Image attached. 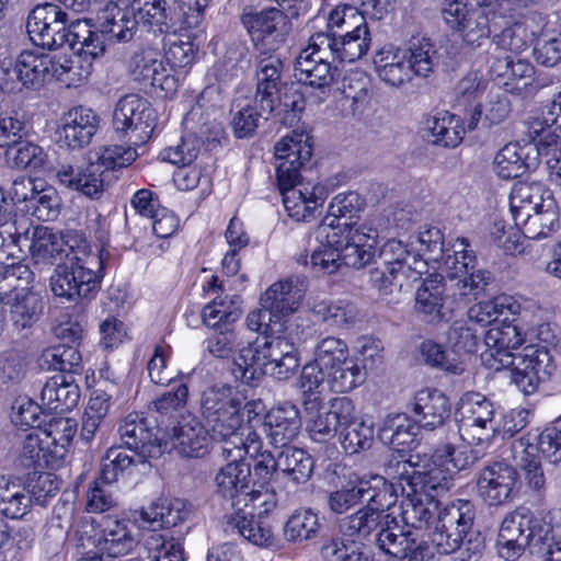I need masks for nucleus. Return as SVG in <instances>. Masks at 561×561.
Here are the masks:
<instances>
[{"label": "nucleus", "mask_w": 561, "mask_h": 561, "mask_svg": "<svg viewBox=\"0 0 561 561\" xmlns=\"http://www.w3.org/2000/svg\"><path fill=\"white\" fill-rule=\"evenodd\" d=\"M316 245L310 266L316 273L331 275L342 266L363 268L377 254V229L368 222H322L316 229Z\"/></svg>", "instance_id": "obj_1"}, {"label": "nucleus", "mask_w": 561, "mask_h": 561, "mask_svg": "<svg viewBox=\"0 0 561 561\" xmlns=\"http://www.w3.org/2000/svg\"><path fill=\"white\" fill-rule=\"evenodd\" d=\"M306 431L310 438L324 443L336 435L347 454H357L371 447L375 437L373 423L357 416L354 402L347 397H336L329 401L328 409L322 399H304Z\"/></svg>", "instance_id": "obj_2"}, {"label": "nucleus", "mask_w": 561, "mask_h": 561, "mask_svg": "<svg viewBox=\"0 0 561 561\" xmlns=\"http://www.w3.org/2000/svg\"><path fill=\"white\" fill-rule=\"evenodd\" d=\"M201 409L214 440L225 444V453L229 455L236 444L248 439L249 432H255L252 422L263 413L264 405L261 400H248L238 388L215 385L203 392Z\"/></svg>", "instance_id": "obj_3"}, {"label": "nucleus", "mask_w": 561, "mask_h": 561, "mask_svg": "<svg viewBox=\"0 0 561 561\" xmlns=\"http://www.w3.org/2000/svg\"><path fill=\"white\" fill-rule=\"evenodd\" d=\"M365 381V371L350 356L346 342L336 336L320 340L313 359L302 367L299 387L305 399L319 397L325 388L335 393L350 392Z\"/></svg>", "instance_id": "obj_4"}, {"label": "nucleus", "mask_w": 561, "mask_h": 561, "mask_svg": "<svg viewBox=\"0 0 561 561\" xmlns=\"http://www.w3.org/2000/svg\"><path fill=\"white\" fill-rule=\"evenodd\" d=\"M386 472L399 479L404 499L401 516L405 526L415 529L428 527L438 513L436 497L448 491L447 473L435 466H413L412 459L390 461Z\"/></svg>", "instance_id": "obj_5"}, {"label": "nucleus", "mask_w": 561, "mask_h": 561, "mask_svg": "<svg viewBox=\"0 0 561 561\" xmlns=\"http://www.w3.org/2000/svg\"><path fill=\"white\" fill-rule=\"evenodd\" d=\"M436 44L428 37H416L403 47L386 45L374 56L378 78L387 85L400 88L414 78H428L440 64Z\"/></svg>", "instance_id": "obj_6"}, {"label": "nucleus", "mask_w": 561, "mask_h": 561, "mask_svg": "<svg viewBox=\"0 0 561 561\" xmlns=\"http://www.w3.org/2000/svg\"><path fill=\"white\" fill-rule=\"evenodd\" d=\"M514 225L531 240L549 237L558 228L553 196L541 183H516L510 195Z\"/></svg>", "instance_id": "obj_7"}, {"label": "nucleus", "mask_w": 561, "mask_h": 561, "mask_svg": "<svg viewBox=\"0 0 561 561\" xmlns=\"http://www.w3.org/2000/svg\"><path fill=\"white\" fill-rule=\"evenodd\" d=\"M103 257L92 251L87 240L76 241V250L64 264H58L50 276V289L56 297L67 300L91 298L100 289Z\"/></svg>", "instance_id": "obj_8"}, {"label": "nucleus", "mask_w": 561, "mask_h": 561, "mask_svg": "<svg viewBox=\"0 0 561 561\" xmlns=\"http://www.w3.org/2000/svg\"><path fill=\"white\" fill-rule=\"evenodd\" d=\"M550 537L552 526L548 516H538L528 508L519 507L508 513L501 523L497 552L502 559L515 561L527 547L541 550Z\"/></svg>", "instance_id": "obj_9"}, {"label": "nucleus", "mask_w": 561, "mask_h": 561, "mask_svg": "<svg viewBox=\"0 0 561 561\" xmlns=\"http://www.w3.org/2000/svg\"><path fill=\"white\" fill-rule=\"evenodd\" d=\"M456 415L462 440L477 446L489 445L496 431L491 400L480 392L468 391L460 397Z\"/></svg>", "instance_id": "obj_10"}, {"label": "nucleus", "mask_w": 561, "mask_h": 561, "mask_svg": "<svg viewBox=\"0 0 561 561\" xmlns=\"http://www.w3.org/2000/svg\"><path fill=\"white\" fill-rule=\"evenodd\" d=\"M263 443L256 432H249L248 439L236 444V449L228 455L225 453V444L221 445V456L230 461L221 467L215 476L214 482L217 492L230 500L238 499L241 502L242 496L250 486L251 469L250 465L243 461L247 455L255 454Z\"/></svg>", "instance_id": "obj_11"}, {"label": "nucleus", "mask_w": 561, "mask_h": 561, "mask_svg": "<svg viewBox=\"0 0 561 561\" xmlns=\"http://www.w3.org/2000/svg\"><path fill=\"white\" fill-rule=\"evenodd\" d=\"M294 352V344L280 336L264 339L262 344L248 343L234 357L231 370L236 379L254 385L266 374V368Z\"/></svg>", "instance_id": "obj_12"}, {"label": "nucleus", "mask_w": 561, "mask_h": 561, "mask_svg": "<svg viewBox=\"0 0 561 561\" xmlns=\"http://www.w3.org/2000/svg\"><path fill=\"white\" fill-rule=\"evenodd\" d=\"M154 126L156 113L147 99L138 94L119 99L113 113V127L121 138L140 146L150 139Z\"/></svg>", "instance_id": "obj_13"}, {"label": "nucleus", "mask_w": 561, "mask_h": 561, "mask_svg": "<svg viewBox=\"0 0 561 561\" xmlns=\"http://www.w3.org/2000/svg\"><path fill=\"white\" fill-rule=\"evenodd\" d=\"M374 481L376 493L370 494L367 505L345 517L340 524L341 534L357 542L369 537L381 525L383 512L397 502L393 484L378 474Z\"/></svg>", "instance_id": "obj_14"}, {"label": "nucleus", "mask_w": 561, "mask_h": 561, "mask_svg": "<svg viewBox=\"0 0 561 561\" xmlns=\"http://www.w3.org/2000/svg\"><path fill=\"white\" fill-rule=\"evenodd\" d=\"M476 517L474 505L468 500H456L440 508L431 533L437 551L449 554L458 550Z\"/></svg>", "instance_id": "obj_15"}, {"label": "nucleus", "mask_w": 561, "mask_h": 561, "mask_svg": "<svg viewBox=\"0 0 561 561\" xmlns=\"http://www.w3.org/2000/svg\"><path fill=\"white\" fill-rule=\"evenodd\" d=\"M319 39L314 34L309 38L308 46L304 48L297 60L296 71L298 80L313 89L316 104L323 103L331 94L332 85L339 79L337 68L331 65V54L318 48Z\"/></svg>", "instance_id": "obj_16"}, {"label": "nucleus", "mask_w": 561, "mask_h": 561, "mask_svg": "<svg viewBox=\"0 0 561 561\" xmlns=\"http://www.w3.org/2000/svg\"><path fill=\"white\" fill-rule=\"evenodd\" d=\"M81 539L84 547L96 549L108 561H122L121 558L131 552L138 543L129 522L110 517L102 518L96 528L93 524L85 525Z\"/></svg>", "instance_id": "obj_17"}, {"label": "nucleus", "mask_w": 561, "mask_h": 561, "mask_svg": "<svg viewBox=\"0 0 561 561\" xmlns=\"http://www.w3.org/2000/svg\"><path fill=\"white\" fill-rule=\"evenodd\" d=\"M442 13L446 24L460 34L466 47L479 48L491 35L488 14L463 0H445Z\"/></svg>", "instance_id": "obj_18"}, {"label": "nucleus", "mask_w": 561, "mask_h": 561, "mask_svg": "<svg viewBox=\"0 0 561 561\" xmlns=\"http://www.w3.org/2000/svg\"><path fill=\"white\" fill-rule=\"evenodd\" d=\"M529 341L527 333L514 321L503 320L492 325L484 335V351L481 353L482 365L493 371L506 369L514 363L512 350Z\"/></svg>", "instance_id": "obj_19"}, {"label": "nucleus", "mask_w": 561, "mask_h": 561, "mask_svg": "<svg viewBox=\"0 0 561 561\" xmlns=\"http://www.w3.org/2000/svg\"><path fill=\"white\" fill-rule=\"evenodd\" d=\"M511 380L525 394L534 393L539 383L552 375L554 364L549 351L545 346L529 344L518 355H514V363L507 367Z\"/></svg>", "instance_id": "obj_20"}, {"label": "nucleus", "mask_w": 561, "mask_h": 561, "mask_svg": "<svg viewBox=\"0 0 561 561\" xmlns=\"http://www.w3.org/2000/svg\"><path fill=\"white\" fill-rule=\"evenodd\" d=\"M67 13L58 5H37L28 14L26 28L31 41L42 48H59L67 42Z\"/></svg>", "instance_id": "obj_21"}, {"label": "nucleus", "mask_w": 561, "mask_h": 561, "mask_svg": "<svg viewBox=\"0 0 561 561\" xmlns=\"http://www.w3.org/2000/svg\"><path fill=\"white\" fill-rule=\"evenodd\" d=\"M211 439L213 432L206 428L201 419L186 414L172 427L169 439L162 443V451L173 449L184 458H202L209 453Z\"/></svg>", "instance_id": "obj_22"}, {"label": "nucleus", "mask_w": 561, "mask_h": 561, "mask_svg": "<svg viewBox=\"0 0 561 561\" xmlns=\"http://www.w3.org/2000/svg\"><path fill=\"white\" fill-rule=\"evenodd\" d=\"M277 183L300 180V169L312 156L311 138L306 131L294 130L275 144Z\"/></svg>", "instance_id": "obj_23"}, {"label": "nucleus", "mask_w": 561, "mask_h": 561, "mask_svg": "<svg viewBox=\"0 0 561 561\" xmlns=\"http://www.w3.org/2000/svg\"><path fill=\"white\" fill-rule=\"evenodd\" d=\"M517 471L504 462H493L485 466L476 481L479 497L489 506H500L510 503L517 486Z\"/></svg>", "instance_id": "obj_24"}, {"label": "nucleus", "mask_w": 561, "mask_h": 561, "mask_svg": "<svg viewBox=\"0 0 561 561\" xmlns=\"http://www.w3.org/2000/svg\"><path fill=\"white\" fill-rule=\"evenodd\" d=\"M530 140H537V153L561 151V91L545 112L534 113L525 122Z\"/></svg>", "instance_id": "obj_25"}, {"label": "nucleus", "mask_w": 561, "mask_h": 561, "mask_svg": "<svg viewBox=\"0 0 561 561\" xmlns=\"http://www.w3.org/2000/svg\"><path fill=\"white\" fill-rule=\"evenodd\" d=\"M99 128V117L91 110L75 106L62 114L59 121L58 141L71 150L88 146Z\"/></svg>", "instance_id": "obj_26"}, {"label": "nucleus", "mask_w": 561, "mask_h": 561, "mask_svg": "<svg viewBox=\"0 0 561 561\" xmlns=\"http://www.w3.org/2000/svg\"><path fill=\"white\" fill-rule=\"evenodd\" d=\"M129 68L135 80L158 88L165 95L173 94L179 87V77L164 66L156 49L147 48L135 53Z\"/></svg>", "instance_id": "obj_27"}, {"label": "nucleus", "mask_w": 561, "mask_h": 561, "mask_svg": "<svg viewBox=\"0 0 561 561\" xmlns=\"http://www.w3.org/2000/svg\"><path fill=\"white\" fill-rule=\"evenodd\" d=\"M206 293L216 296L203 308L202 322L210 329L218 330L229 327L241 316V298L238 295L225 294L224 283L213 275L209 282L203 286Z\"/></svg>", "instance_id": "obj_28"}, {"label": "nucleus", "mask_w": 561, "mask_h": 561, "mask_svg": "<svg viewBox=\"0 0 561 561\" xmlns=\"http://www.w3.org/2000/svg\"><path fill=\"white\" fill-rule=\"evenodd\" d=\"M489 69L506 92L522 95L533 91L535 68L528 60L490 53Z\"/></svg>", "instance_id": "obj_29"}, {"label": "nucleus", "mask_w": 561, "mask_h": 561, "mask_svg": "<svg viewBox=\"0 0 561 561\" xmlns=\"http://www.w3.org/2000/svg\"><path fill=\"white\" fill-rule=\"evenodd\" d=\"M462 444L454 445L447 443L442 448L435 450L434 455L430 458L420 456H410L413 466H428L433 465L439 471L446 472L448 478V489L451 486L454 473L471 467L478 461L483 453L481 449H472L468 442L462 440Z\"/></svg>", "instance_id": "obj_30"}, {"label": "nucleus", "mask_w": 561, "mask_h": 561, "mask_svg": "<svg viewBox=\"0 0 561 561\" xmlns=\"http://www.w3.org/2000/svg\"><path fill=\"white\" fill-rule=\"evenodd\" d=\"M314 36L316 39H319L318 48L328 50L333 59L341 62H354L360 59L366 55L371 44L367 23L358 28L345 31V34L337 37L325 33H317Z\"/></svg>", "instance_id": "obj_31"}, {"label": "nucleus", "mask_w": 561, "mask_h": 561, "mask_svg": "<svg viewBox=\"0 0 561 561\" xmlns=\"http://www.w3.org/2000/svg\"><path fill=\"white\" fill-rule=\"evenodd\" d=\"M514 305L510 310L511 316H515L514 323L520 328V331L527 333L529 342L535 340L549 343L554 335L550 323L548 322V311L542 308L538 301L523 297L512 296Z\"/></svg>", "instance_id": "obj_32"}, {"label": "nucleus", "mask_w": 561, "mask_h": 561, "mask_svg": "<svg viewBox=\"0 0 561 561\" xmlns=\"http://www.w3.org/2000/svg\"><path fill=\"white\" fill-rule=\"evenodd\" d=\"M56 178L60 185L92 201L101 199L105 193L104 170H100L93 162L87 161L81 167L62 164Z\"/></svg>", "instance_id": "obj_33"}, {"label": "nucleus", "mask_w": 561, "mask_h": 561, "mask_svg": "<svg viewBox=\"0 0 561 561\" xmlns=\"http://www.w3.org/2000/svg\"><path fill=\"white\" fill-rule=\"evenodd\" d=\"M278 187L288 216L296 221H307L312 218L324 201L321 186L304 184L300 180L289 181L288 184L278 183Z\"/></svg>", "instance_id": "obj_34"}, {"label": "nucleus", "mask_w": 561, "mask_h": 561, "mask_svg": "<svg viewBox=\"0 0 561 561\" xmlns=\"http://www.w3.org/2000/svg\"><path fill=\"white\" fill-rule=\"evenodd\" d=\"M534 144L508 142L494 156L492 171L502 180H512L535 167L537 157V140Z\"/></svg>", "instance_id": "obj_35"}, {"label": "nucleus", "mask_w": 561, "mask_h": 561, "mask_svg": "<svg viewBox=\"0 0 561 561\" xmlns=\"http://www.w3.org/2000/svg\"><path fill=\"white\" fill-rule=\"evenodd\" d=\"M118 432L122 443L139 460L158 458L162 454V443L152 434L140 414L129 413L122 421Z\"/></svg>", "instance_id": "obj_36"}, {"label": "nucleus", "mask_w": 561, "mask_h": 561, "mask_svg": "<svg viewBox=\"0 0 561 561\" xmlns=\"http://www.w3.org/2000/svg\"><path fill=\"white\" fill-rule=\"evenodd\" d=\"M262 425L270 444L286 446L297 437L300 431V412L290 402L280 403L266 412Z\"/></svg>", "instance_id": "obj_37"}, {"label": "nucleus", "mask_w": 561, "mask_h": 561, "mask_svg": "<svg viewBox=\"0 0 561 561\" xmlns=\"http://www.w3.org/2000/svg\"><path fill=\"white\" fill-rule=\"evenodd\" d=\"M451 405L448 397L435 388L421 389L412 403L413 419L426 431H434L449 419Z\"/></svg>", "instance_id": "obj_38"}, {"label": "nucleus", "mask_w": 561, "mask_h": 561, "mask_svg": "<svg viewBox=\"0 0 561 561\" xmlns=\"http://www.w3.org/2000/svg\"><path fill=\"white\" fill-rule=\"evenodd\" d=\"M424 543L416 531L398 525L382 528L377 537L378 548L398 561H420Z\"/></svg>", "instance_id": "obj_39"}, {"label": "nucleus", "mask_w": 561, "mask_h": 561, "mask_svg": "<svg viewBox=\"0 0 561 561\" xmlns=\"http://www.w3.org/2000/svg\"><path fill=\"white\" fill-rule=\"evenodd\" d=\"M306 294L305 283L288 278L272 284L261 297V305L274 317H286L296 312Z\"/></svg>", "instance_id": "obj_40"}, {"label": "nucleus", "mask_w": 561, "mask_h": 561, "mask_svg": "<svg viewBox=\"0 0 561 561\" xmlns=\"http://www.w3.org/2000/svg\"><path fill=\"white\" fill-rule=\"evenodd\" d=\"M55 55L41 49L22 51L11 71L14 72L16 84L21 82L25 87H34L54 79Z\"/></svg>", "instance_id": "obj_41"}, {"label": "nucleus", "mask_w": 561, "mask_h": 561, "mask_svg": "<svg viewBox=\"0 0 561 561\" xmlns=\"http://www.w3.org/2000/svg\"><path fill=\"white\" fill-rule=\"evenodd\" d=\"M67 44L79 57L94 60L105 53V39L101 31L87 20L72 22L67 30Z\"/></svg>", "instance_id": "obj_42"}, {"label": "nucleus", "mask_w": 561, "mask_h": 561, "mask_svg": "<svg viewBox=\"0 0 561 561\" xmlns=\"http://www.w3.org/2000/svg\"><path fill=\"white\" fill-rule=\"evenodd\" d=\"M76 245L68 244L62 237L47 227H37L34 230L30 253L36 263L55 264L68 261Z\"/></svg>", "instance_id": "obj_43"}, {"label": "nucleus", "mask_w": 561, "mask_h": 561, "mask_svg": "<svg viewBox=\"0 0 561 561\" xmlns=\"http://www.w3.org/2000/svg\"><path fill=\"white\" fill-rule=\"evenodd\" d=\"M375 478L376 476L358 477L356 473H351L345 484L329 494V508L335 514H343L363 499L368 500L371 493H376Z\"/></svg>", "instance_id": "obj_44"}, {"label": "nucleus", "mask_w": 561, "mask_h": 561, "mask_svg": "<svg viewBox=\"0 0 561 561\" xmlns=\"http://www.w3.org/2000/svg\"><path fill=\"white\" fill-rule=\"evenodd\" d=\"M79 398L80 390L72 376L62 374L47 380L41 392L43 405L55 412L71 411L78 404Z\"/></svg>", "instance_id": "obj_45"}, {"label": "nucleus", "mask_w": 561, "mask_h": 561, "mask_svg": "<svg viewBox=\"0 0 561 561\" xmlns=\"http://www.w3.org/2000/svg\"><path fill=\"white\" fill-rule=\"evenodd\" d=\"M191 514V505L182 499L160 500L140 513L141 522L152 530L171 528L185 522Z\"/></svg>", "instance_id": "obj_46"}, {"label": "nucleus", "mask_w": 561, "mask_h": 561, "mask_svg": "<svg viewBox=\"0 0 561 561\" xmlns=\"http://www.w3.org/2000/svg\"><path fill=\"white\" fill-rule=\"evenodd\" d=\"M283 62L277 56H264L256 66V93L263 111H274Z\"/></svg>", "instance_id": "obj_47"}, {"label": "nucleus", "mask_w": 561, "mask_h": 561, "mask_svg": "<svg viewBox=\"0 0 561 561\" xmlns=\"http://www.w3.org/2000/svg\"><path fill=\"white\" fill-rule=\"evenodd\" d=\"M227 526L253 546L270 548L275 542L272 528L253 512L237 510L228 517Z\"/></svg>", "instance_id": "obj_48"}, {"label": "nucleus", "mask_w": 561, "mask_h": 561, "mask_svg": "<svg viewBox=\"0 0 561 561\" xmlns=\"http://www.w3.org/2000/svg\"><path fill=\"white\" fill-rule=\"evenodd\" d=\"M242 23L255 45L265 41L268 44L273 43L283 36L286 25L285 15L275 8L256 13H247L242 16Z\"/></svg>", "instance_id": "obj_49"}, {"label": "nucleus", "mask_w": 561, "mask_h": 561, "mask_svg": "<svg viewBox=\"0 0 561 561\" xmlns=\"http://www.w3.org/2000/svg\"><path fill=\"white\" fill-rule=\"evenodd\" d=\"M419 276L410 274V270H400L399 266L376 267L370 271L369 279L382 300L388 305L401 301V293L407 280H416Z\"/></svg>", "instance_id": "obj_50"}, {"label": "nucleus", "mask_w": 561, "mask_h": 561, "mask_svg": "<svg viewBox=\"0 0 561 561\" xmlns=\"http://www.w3.org/2000/svg\"><path fill=\"white\" fill-rule=\"evenodd\" d=\"M420 426L405 413L387 415L379 428L380 440L402 453L414 443Z\"/></svg>", "instance_id": "obj_51"}, {"label": "nucleus", "mask_w": 561, "mask_h": 561, "mask_svg": "<svg viewBox=\"0 0 561 561\" xmlns=\"http://www.w3.org/2000/svg\"><path fill=\"white\" fill-rule=\"evenodd\" d=\"M476 255L470 249V244L465 238H457L448 243L444 250L439 262L433 263V268L439 270L450 279L461 277L468 274L476 264Z\"/></svg>", "instance_id": "obj_52"}, {"label": "nucleus", "mask_w": 561, "mask_h": 561, "mask_svg": "<svg viewBox=\"0 0 561 561\" xmlns=\"http://www.w3.org/2000/svg\"><path fill=\"white\" fill-rule=\"evenodd\" d=\"M539 451V442L534 444L529 438L517 439L512 445V457L515 463L525 471L529 486L537 491L541 490L546 482Z\"/></svg>", "instance_id": "obj_53"}, {"label": "nucleus", "mask_w": 561, "mask_h": 561, "mask_svg": "<svg viewBox=\"0 0 561 561\" xmlns=\"http://www.w3.org/2000/svg\"><path fill=\"white\" fill-rule=\"evenodd\" d=\"M101 32L118 42L131 39L136 30V20L128 9H122L117 3L108 1L99 16Z\"/></svg>", "instance_id": "obj_54"}, {"label": "nucleus", "mask_w": 561, "mask_h": 561, "mask_svg": "<svg viewBox=\"0 0 561 561\" xmlns=\"http://www.w3.org/2000/svg\"><path fill=\"white\" fill-rule=\"evenodd\" d=\"M34 272L24 263H14L0 268V301L10 302L13 297L33 287Z\"/></svg>", "instance_id": "obj_55"}, {"label": "nucleus", "mask_w": 561, "mask_h": 561, "mask_svg": "<svg viewBox=\"0 0 561 561\" xmlns=\"http://www.w3.org/2000/svg\"><path fill=\"white\" fill-rule=\"evenodd\" d=\"M511 102L503 92H490L484 104L474 106L468 122V129L477 128L483 116V125L492 127L503 123L511 113Z\"/></svg>", "instance_id": "obj_56"}, {"label": "nucleus", "mask_w": 561, "mask_h": 561, "mask_svg": "<svg viewBox=\"0 0 561 561\" xmlns=\"http://www.w3.org/2000/svg\"><path fill=\"white\" fill-rule=\"evenodd\" d=\"M3 304L10 307L11 320L18 330L31 328L43 311L42 297L34 287L13 297L12 301Z\"/></svg>", "instance_id": "obj_57"}, {"label": "nucleus", "mask_w": 561, "mask_h": 561, "mask_svg": "<svg viewBox=\"0 0 561 561\" xmlns=\"http://www.w3.org/2000/svg\"><path fill=\"white\" fill-rule=\"evenodd\" d=\"M257 96L237 99L232 116L233 133L238 138L252 136L261 118H267L273 111H263Z\"/></svg>", "instance_id": "obj_58"}, {"label": "nucleus", "mask_w": 561, "mask_h": 561, "mask_svg": "<svg viewBox=\"0 0 561 561\" xmlns=\"http://www.w3.org/2000/svg\"><path fill=\"white\" fill-rule=\"evenodd\" d=\"M422 359L431 367L440 369L453 376H461L467 371V357L465 355L456 356L455 353L445 351L444 347L427 340L421 344Z\"/></svg>", "instance_id": "obj_59"}, {"label": "nucleus", "mask_w": 561, "mask_h": 561, "mask_svg": "<svg viewBox=\"0 0 561 561\" xmlns=\"http://www.w3.org/2000/svg\"><path fill=\"white\" fill-rule=\"evenodd\" d=\"M278 453L279 471L296 483L307 482L313 472V459L304 449L284 446Z\"/></svg>", "instance_id": "obj_60"}, {"label": "nucleus", "mask_w": 561, "mask_h": 561, "mask_svg": "<svg viewBox=\"0 0 561 561\" xmlns=\"http://www.w3.org/2000/svg\"><path fill=\"white\" fill-rule=\"evenodd\" d=\"M31 506L25 489L5 476L0 477V513L15 519L23 517Z\"/></svg>", "instance_id": "obj_61"}, {"label": "nucleus", "mask_w": 561, "mask_h": 561, "mask_svg": "<svg viewBox=\"0 0 561 561\" xmlns=\"http://www.w3.org/2000/svg\"><path fill=\"white\" fill-rule=\"evenodd\" d=\"M321 529L318 513L311 508L296 510L284 526V536L288 541L301 542L316 538Z\"/></svg>", "instance_id": "obj_62"}, {"label": "nucleus", "mask_w": 561, "mask_h": 561, "mask_svg": "<svg viewBox=\"0 0 561 561\" xmlns=\"http://www.w3.org/2000/svg\"><path fill=\"white\" fill-rule=\"evenodd\" d=\"M430 130L434 144L449 148L457 147L466 134L462 118L449 112H443L435 116Z\"/></svg>", "instance_id": "obj_63"}, {"label": "nucleus", "mask_w": 561, "mask_h": 561, "mask_svg": "<svg viewBox=\"0 0 561 561\" xmlns=\"http://www.w3.org/2000/svg\"><path fill=\"white\" fill-rule=\"evenodd\" d=\"M320 552L325 561H373L359 542L343 535L324 542Z\"/></svg>", "instance_id": "obj_64"}]
</instances>
